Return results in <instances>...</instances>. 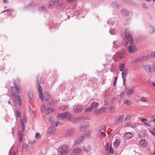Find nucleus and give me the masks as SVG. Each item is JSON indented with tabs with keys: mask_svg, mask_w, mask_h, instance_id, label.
I'll use <instances>...</instances> for the list:
<instances>
[{
	"mask_svg": "<svg viewBox=\"0 0 155 155\" xmlns=\"http://www.w3.org/2000/svg\"><path fill=\"white\" fill-rule=\"evenodd\" d=\"M57 118L59 120L67 118L70 121L72 122H77L78 120H80L82 118L81 117L76 118L73 117H71V114L68 112H66L58 114L57 115Z\"/></svg>",
	"mask_w": 155,
	"mask_h": 155,
	"instance_id": "obj_1",
	"label": "nucleus"
},
{
	"mask_svg": "<svg viewBox=\"0 0 155 155\" xmlns=\"http://www.w3.org/2000/svg\"><path fill=\"white\" fill-rule=\"evenodd\" d=\"M61 5V3L60 2V0H51L47 6L48 9H52L57 8Z\"/></svg>",
	"mask_w": 155,
	"mask_h": 155,
	"instance_id": "obj_2",
	"label": "nucleus"
},
{
	"mask_svg": "<svg viewBox=\"0 0 155 155\" xmlns=\"http://www.w3.org/2000/svg\"><path fill=\"white\" fill-rule=\"evenodd\" d=\"M14 87H11V90L12 93V95L15 98H16L17 94L20 91V87L19 85L17 84L15 82H14Z\"/></svg>",
	"mask_w": 155,
	"mask_h": 155,
	"instance_id": "obj_3",
	"label": "nucleus"
},
{
	"mask_svg": "<svg viewBox=\"0 0 155 155\" xmlns=\"http://www.w3.org/2000/svg\"><path fill=\"white\" fill-rule=\"evenodd\" d=\"M106 127L105 125L101 126L97 131L96 135L97 136L100 137L106 131Z\"/></svg>",
	"mask_w": 155,
	"mask_h": 155,
	"instance_id": "obj_4",
	"label": "nucleus"
},
{
	"mask_svg": "<svg viewBox=\"0 0 155 155\" xmlns=\"http://www.w3.org/2000/svg\"><path fill=\"white\" fill-rule=\"evenodd\" d=\"M68 149V148L67 145H63L61 146L58 149V151L61 154L66 152Z\"/></svg>",
	"mask_w": 155,
	"mask_h": 155,
	"instance_id": "obj_5",
	"label": "nucleus"
},
{
	"mask_svg": "<svg viewBox=\"0 0 155 155\" xmlns=\"http://www.w3.org/2000/svg\"><path fill=\"white\" fill-rule=\"evenodd\" d=\"M83 109V107L80 105H77L74 106L73 108V110L76 113L81 112Z\"/></svg>",
	"mask_w": 155,
	"mask_h": 155,
	"instance_id": "obj_6",
	"label": "nucleus"
},
{
	"mask_svg": "<svg viewBox=\"0 0 155 155\" xmlns=\"http://www.w3.org/2000/svg\"><path fill=\"white\" fill-rule=\"evenodd\" d=\"M148 58L149 57L147 56L141 57L135 59L132 61V62L134 63L136 62L142 61L144 60H147Z\"/></svg>",
	"mask_w": 155,
	"mask_h": 155,
	"instance_id": "obj_7",
	"label": "nucleus"
},
{
	"mask_svg": "<svg viewBox=\"0 0 155 155\" xmlns=\"http://www.w3.org/2000/svg\"><path fill=\"white\" fill-rule=\"evenodd\" d=\"M89 125L88 122L87 120L84 121L81 124L79 130L81 131H82L83 129H84L85 127L88 126Z\"/></svg>",
	"mask_w": 155,
	"mask_h": 155,
	"instance_id": "obj_8",
	"label": "nucleus"
},
{
	"mask_svg": "<svg viewBox=\"0 0 155 155\" xmlns=\"http://www.w3.org/2000/svg\"><path fill=\"white\" fill-rule=\"evenodd\" d=\"M137 51L136 47L134 45H130L129 46L128 48V51L129 53H132Z\"/></svg>",
	"mask_w": 155,
	"mask_h": 155,
	"instance_id": "obj_9",
	"label": "nucleus"
},
{
	"mask_svg": "<svg viewBox=\"0 0 155 155\" xmlns=\"http://www.w3.org/2000/svg\"><path fill=\"white\" fill-rule=\"evenodd\" d=\"M84 137L83 136H80L75 141L74 145H77L82 142L84 140Z\"/></svg>",
	"mask_w": 155,
	"mask_h": 155,
	"instance_id": "obj_10",
	"label": "nucleus"
},
{
	"mask_svg": "<svg viewBox=\"0 0 155 155\" xmlns=\"http://www.w3.org/2000/svg\"><path fill=\"white\" fill-rule=\"evenodd\" d=\"M124 34L125 37L127 39H129L131 38L132 36L130 32V31L128 29H125Z\"/></svg>",
	"mask_w": 155,
	"mask_h": 155,
	"instance_id": "obj_11",
	"label": "nucleus"
},
{
	"mask_svg": "<svg viewBox=\"0 0 155 155\" xmlns=\"http://www.w3.org/2000/svg\"><path fill=\"white\" fill-rule=\"evenodd\" d=\"M139 143L142 147H145L147 145V141L145 139H141L139 141Z\"/></svg>",
	"mask_w": 155,
	"mask_h": 155,
	"instance_id": "obj_12",
	"label": "nucleus"
},
{
	"mask_svg": "<svg viewBox=\"0 0 155 155\" xmlns=\"http://www.w3.org/2000/svg\"><path fill=\"white\" fill-rule=\"evenodd\" d=\"M37 82H38V91L39 92L40 98L41 99V101H43V94H42V88L40 85L39 83L38 80L37 81Z\"/></svg>",
	"mask_w": 155,
	"mask_h": 155,
	"instance_id": "obj_13",
	"label": "nucleus"
},
{
	"mask_svg": "<svg viewBox=\"0 0 155 155\" xmlns=\"http://www.w3.org/2000/svg\"><path fill=\"white\" fill-rule=\"evenodd\" d=\"M122 71L123 72L122 73V78L123 79V81L124 82L125 81V78L128 72V69L127 68H126Z\"/></svg>",
	"mask_w": 155,
	"mask_h": 155,
	"instance_id": "obj_14",
	"label": "nucleus"
},
{
	"mask_svg": "<svg viewBox=\"0 0 155 155\" xmlns=\"http://www.w3.org/2000/svg\"><path fill=\"white\" fill-rule=\"evenodd\" d=\"M133 136V134L131 132H127L125 133L124 135V138L127 140L131 138Z\"/></svg>",
	"mask_w": 155,
	"mask_h": 155,
	"instance_id": "obj_15",
	"label": "nucleus"
},
{
	"mask_svg": "<svg viewBox=\"0 0 155 155\" xmlns=\"http://www.w3.org/2000/svg\"><path fill=\"white\" fill-rule=\"evenodd\" d=\"M74 128L71 127L69 128L67 130L66 132V136H70L72 135L74 133Z\"/></svg>",
	"mask_w": 155,
	"mask_h": 155,
	"instance_id": "obj_16",
	"label": "nucleus"
},
{
	"mask_svg": "<svg viewBox=\"0 0 155 155\" xmlns=\"http://www.w3.org/2000/svg\"><path fill=\"white\" fill-rule=\"evenodd\" d=\"M124 116L123 115H120L116 119L115 123H121L122 122Z\"/></svg>",
	"mask_w": 155,
	"mask_h": 155,
	"instance_id": "obj_17",
	"label": "nucleus"
},
{
	"mask_svg": "<svg viewBox=\"0 0 155 155\" xmlns=\"http://www.w3.org/2000/svg\"><path fill=\"white\" fill-rule=\"evenodd\" d=\"M125 50L123 48L121 49V51L119 52L117 54V55L119 56V57L120 59H122L124 57L125 53Z\"/></svg>",
	"mask_w": 155,
	"mask_h": 155,
	"instance_id": "obj_18",
	"label": "nucleus"
},
{
	"mask_svg": "<svg viewBox=\"0 0 155 155\" xmlns=\"http://www.w3.org/2000/svg\"><path fill=\"white\" fill-rule=\"evenodd\" d=\"M107 23L108 24H111L114 27L117 26V22L112 19H110Z\"/></svg>",
	"mask_w": 155,
	"mask_h": 155,
	"instance_id": "obj_19",
	"label": "nucleus"
},
{
	"mask_svg": "<svg viewBox=\"0 0 155 155\" xmlns=\"http://www.w3.org/2000/svg\"><path fill=\"white\" fill-rule=\"evenodd\" d=\"M91 134V130H87L86 131L85 134L83 136L84 138H89L90 137Z\"/></svg>",
	"mask_w": 155,
	"mask_h": 155,
	"instance_id": "obj_20",
	"label": "nucleus"
},
{
	"mask_svg": "<svg viewBox=\"0 0 155 155\" xmlns=\"http://www.w3.org/2000/svg\"><path fill=\"white\" fill-rule=\"evenodd\" d=\"M149 32L151 34H155V27L152 26L150 25L148 28Z\"/></svg>",
	"mask_w": 155,
	"mask_h": 155,
	"instance_id": "obj_21",
	"label": "nucleus"
},
{
	"mask_svg": "<svg viewBox=\"0 0 155 155\" xmlns=\"http://www.w3.org/2000/svg\"><path fill=\"white\" fill-rule=\"evenodd\" d=\"M56 130V128L54 126H51L48 130V132L50 134L54 133Z\"/></svg>",
	"mask_w": 155,
	"mask_h": 155,
	"instance_id": "obj_22",
	"label": "nucleus"
},
{
	"mask_svg": "<svg viewBox=\"0 0 155 155\" xmlns=\"http://www.w3.org/2000/svg\"><path fill=\"white\" fill-rule=\"evenodd\" d=\"M38 10L40 12H46L48 11V8L45 6L41 5L38 8Z\"/></svg>",
	"mask_w": 155,
	"mask_h": 155,
	"instance_id": "obj_23",
	"label": "nucleus"
},
{
	"mask_svg": "<svg viewBox=\"0 0 155 155\" xmlns=\"http://www.w3.org/2000/svg\"><path fill=\"white\" fill-rule=\"evenodd\" d=\"M81 151L82 150L81 148L79 147H76L73 149V153L74 154L76 155L81 153Z\"/></svg>",
	"mask_w": 155,
	"mask_h": 155,
	"instance_id": "obj_24",
	"label": "nucleus"
},
{
	"mask_svg": "<svg viewBox=\"0 0 155 155\" xmlns=\"http://www.w3.org/2000/svg\"><path fill=\"white\" fill-rule=\"evenodd\" d=\"M140 121H142L143 123H144V125L149 126H150V122L149 121L148 122H147V119L145 118H140Z\"/></svg>",
	"mask_w": 155,
	"mask_h": 155,
	"instance_id": "obj_25",
	"label": "nucleus"
},
{
	"mask_svg": "<svg viewBox=\"0 0 155 155\" xmlns=\"http://www.w3.org/2000/svg\"><path fill=\"white\" fill-rule=\"evenodd\" d=\"M43 97L44 100L45 101H47L50 98V94L49 93L45 92L44 93Z\"/></svg>",
	"mask_w": 155,
	"mask_h": 155,
	"instance_id": "obj_26",
	"label": "nucleus"
},
{
	"mask_svg": "<svg viewBox=\"0 0 155 155\" xmlns=\"http://www.w3.org/2000/svg\"><path fill=\"white\" fill-rule=\"evenodd\" d=\"M154 122L155 125L153 127L152 129L150 130V133L153 136H155V118L153 119L152 121H151L150 122Z\"/></svg>",
	"mask_w": 155,
	"mask_h": 155,
	"instance_id": "obj_27",
	"label": "nucleus"
},
{
	"mask_svg": "<svg viewBox=\"0 0 155 155\" xmlns=\"http://www.w3.org/2000/svg\"><path fill=\"white\" fill-rule=\"evenodd\" d=\"M28 98L33 102H34L33 99V94L32 92L31 91H29L28 93Z\"/></svg>",
	"mask_w": 155,
	"mask_h": 155,
	"instance_id": "obj_28",
	"label": "nucleus"
},
{
	"mask_svg": "<svg viewBox=\"0 0 155 155\" xmlns=\"http://www.w3.org/2000/svg\"><path fill=\"white\" fill-rule=\"evenodd\" d=\"M134 88L132 87L128 89L127 90V94L128 95H130L133 94L134 91Z\"/></svg>",
	"mask_w": 155,
	"mask_h": 155,
	"instance_id": "obj_29",
	"label": "nucleus"
},
{
	"mask_svg": "<svg viewBox=\"0 0 155 155\" xmlns=\"http://www.w3.org/2000/svg\"><path fill=\"white\" fill-rule=\"evenodd\" d=\"M83 149L86 152H88L91 150V147L88 145H86L83 146Z\"/></svg>",
	"mask_w": 155,
	"mask_h": 155,
	"instance_id": "obj_30",
	"label": "nucleus"
},
{
	"mask_svg": "<svg viewBox=\"0 0 155 155\" xmlns=\"http://www.w3.org/2000/svg\"><path fill=\"white\" fill-rule=\"evenodd\" d=\"M143 68L146 71L148 70L151 72V68L150 67V65H144L143 66Z\"/></svg>",
	"mask_w": 155,
	"mask_h": 155,
	"instance_id": "obj_31",
	"label": "nucleus"
},
{
	"mask_svg": "<svg viewBox=\"0 0 155 155\" xmlns=\"http://www.w3.org/2000/svg\"><path fill=\"white\" fill-rule=\"evenodd\" d=\"M120 143V140L118 139L116 140L114 143V147L116 148L118 147Z\"/></svg>",
	"mask_w": 155,
	"mask_h": 155,
	"instance_id": "obj_32",
	"label": "nucleus"
},
{
	"mask_svg": "<svg viewBox=\"0 0 155 155\" xmlns=\"http://www.w3.org/2000/svg\"><path fill=\"white\" fill-rule=\"evenodd\" d=\"M99 104L98 103L96 102L93 103L91 105V108L93 110H95L96 108L98 106Z\"/></svg>",
	"mask_w": 155,
	"mask_h": 155,
	"instance_id": "obj_33",
	"label": "nucleus"
},
{
	"mask_svg": "<svg viewBox=\"0 0 155 155\" xmlns=\"http://www.w3.org/2000/svg\"><path fill=\"white\" fill-rule=\"evenodd\" d=\"M35 6V4L34 2H32L28 5H26L25 7L28 8H33Z\"/></svg>",
	"mask_w": 155,
	"mask_h": 155,
	"instance_id": "obj_34",
	"label": "nucleus"
},
{
	"mask_svg": "<svg viewBox=\"0 0 155 155\" xmlns=\"http://www.w3.org/2000/svg\"><path fill=\"white\" fill-rule=\"evenodd\" d=\"M29 149V147L27 144L25 143L22 145V150H25V151H28Z\"/></svg>",
	"mask_w": 155,
	"mask_h": 155,
	"instance_id": "obj_35",
	"label": "nucleus"
},
{
	"mask_svg": "<svg viewBox=\"0 0 155 155\" xmlns=\"http://www.w3.org/2000/svg\"><path fill=\"white\" fill-rule=\"evenodd\" d=\"M53 111V109L52 108L49 107L47 108L45 111V113L46 114H48L52 113Z\"/></svg>",
	"mask_w": 155,
	"mask_h": 155,
	"instance_id": "obj_36",
	"label": "nucleus"
},
{
	"mask_svg": "<svg viewBox=\"0 0 155 155\" xmlns=\"http://www.w3.org/2000/svg\"><path fill=\"white\" fill-rule=\"evenodd\" d=\"M121 14L123 15L126 16L128 15L129 14V12L127 11L124 9L122 10Z\"/></svg>",
	"mask_w": 155,
	"mask_h": 155,
	"instance_id": "obj_37",
	"label": "nucleus"
},
{
	"mask_svg": "<svg viewBox=\"0 0 155 155\" xmlns=\"http://www.w3.org/2000/svg\"><path fill=\"white\" fill-rule=\"evenodd\" d=\"M109 32L111 35H115L116 34V30L114 29L113 28V26L110 28Z\"/></svg>",
	"mask_w": 155,
	"mask_h": 155,
	"instance_id": "obj_38",
	"label": "nucleus"
},
{
	"mask_svg": "<svg viewBox=\"0 0 155 155\" xmlns=\"http://www.w3.org/2000/svg\"><path fill=\"white\" fill-rule=\"evenodd\" d=\"M119 69L121 71H124L125 68V65L124 64H122L121 65H120L119 67Z\"/></svg>",
	"mask_w": 155,
	"mask_h": 155,
	"instance_id": "obj_39",
	"label": "nucleus"
},
{
	"mask_svg": "<svg viewBox=\"0 0 155 155\" xmlns=\"http://www.w3.org/2000/svg\"><path fill=\"white\" fill-rule=\"evenodd\" d=\"M103 111V108L98 109L95 110L94 112L96 114H99L101 113Z\"/></svg>",
	"mask_w": 155,
	"mask_h": 155,
	"instance_id": "obj_40",
	"label": "nucleus"
},
{
	"mask_svg": "<svg viewBox=\"0 0 155 155\" xmlns=\"http://www.w3.org/2000/svg\"><path fill=\"white\" fill-rule=\"evenodd\" d=\"M113 48H116L118 47L119 46V45L118 44V43L117 41H114L113 43Z\"/></svg>",
	"mask_w": 155,
	"mask_h": 155,
	"instance_id": "obj_41",
	"label": "nucleus"
},
{
	"mask_svg": "<svg viewBox=\"0 0 155 155\" xmlns=\"http://www.w3.org/2000/svg\"><path fill=\"white\" fill-rule=\"evenodd\" d=\"M16 99H18V102L19 104L20 105H21V99L19 95H17L16 98H15Z\"/></svg>",
	"mask_w": 155,
	"mask_h": 155,
	"instance_id": "obj_42",
	"label": "nucleus"
},
{
	"mask_svg": "<svg viewBox=\"0 0 155 155\" xmlns=\"http://www.w3.org/2000/svg\"><path fill=\"white\" fill-rule=\"evenodd\" d=\"M140 101L142 102H147V99L144 97H142L140 99Z\"/></svg>",
	"mask_w": 155,
	"mask_h": 155,
	"instance_id": "obj_43",
	"label": "nucleus"
},
{
	"mask_svg": "<svg viewBox=\"0 0 155 155\" xmlns=\"http://www.w3.org/2000/svg\"><path fill=\"white\" fill-rule=\"evenodd\" d=\"M16 116L18 117H20L21 116L20 111L18 110H17L16 111Z\"/></svg>",
	"mask_w": 155,
	"mask_h": 155,
	"instance_id": "obj_44",
	"label": "nucleus"
},
{
	"mask_svg": "<svg viewBox=\"0 0 155 155\" xmlns=\"http://www.w3.org/2000/svg\"><path fill=\"white\" fill-rule=\"evenodd\" d=\"M111 5L113 7H114L115 8H119V6L116 2L112 3L111 4Z\"/></svg>",
	"mask_w": 155,
	"mask_h": 155,
	"instance_id": "obj_45",
	"label": "nucleus"
},
{
	"mask_svg": "<svg viewBox=\"0 0 155 155\" xmlns=\"http://www.w3.org/2000/svg\"><path fill=\"white\" fill-rule=\"evenodd\" d=\"M23 134L19 133V139L20 140V142L22 141V137L23 136Z\"/></svg>",
	"mask_w": 155,
	"mask_h": 155,
	"instance_id": "obj_46",
	"label": "nucleus"
},
{
	"mask_svg": "<svg viewBox=\"0 0 155 155\" xmlns=\"http://www.w3.org/2000/svg\"><path fill=\"white\" fill-rule=\"evenodd\" d=\"M20 120L21 127H22L23 128V127H24V122L23 120L22 119H20Z\"/></svg>",
	"mask_w": 155,
	"mask_h": 155,
	"instance_id": "obj_47",
	"label": "nucleus"
},
{
	"mask_svg": "<svg viewBox=\"0 0 155 155\" xmlns=\"http://www.w3.org/2000/svg\"><path fill=\"white\" fill-rule=\"evenodd\" d=\"M131 103V101H130L126 100L124 101V103H125L126 105H129Z\"/></svg>",
	"mask_w": 155,
	"mask_h": 155,
	"instance_id": "obj_48",
	"label": "nucleus"
},
{
	"mask_svg": "<svg viewBox=\"0 0 155 155\" xmlns=\"http://www.w3.org/2000/svg\"><path fill=\"white\" fill-rule=\"evenodd\" d=\"M35 137L36 138L38 139L40 138L41 137V136L39 134V133H37L36 134Z\"/></svg>",
	"mask_w": 155,
	"mask_h": 155,
	"instance_id": "obj_49",
	"label": "nucleus"
},
{
	"mask_svg": "<svg viewBox=\"0 0 155 155\" xmlns=\"http://www.w3.org/2000/svg\"><path fill=\"white\" fill-rule=\"evenodd\" d=\"M128 40L130 41V43L131 45L134 44V42L133 39L132 38V37H131V38L129 39Z\"/></svg>",
	"mask_w": 155,
	"mask_h": 155,
	"instance_id": "obj_50",
	"label": "nucleus"
},
{
	"mask_svg": "<svg viewBox=\"0 0 155 155\" xmlns=\"http://www.w3.org/2000/svg\"><path fill=\"white\" fill-rule=\"evenodd\" d=\"M130 117H131L130 116H129V115L127 116L125 118L124 121H128L130 118Z\"/></svg>",
	"mask_w": 155,
	"mask_h": 155,
	"instance_id": "obj_51",
	"label": "nucleus"
},
{
	"mask_svg": "<svg viewBox=\"0 0 155 155\" xmlns=\"http://www.w3.org/2000/svg\"><path fill=\"white\" fill-rule=\"evenodd\" d=\"M92 110H93V109H92V108H91V107H90L88 108L87 109H86L85 111L86 112H91Z\"/></svg>",
	"mask_w": 155,
	"mask_h": 155,
	"instance_id": "obj_52",
	"label": "nucleus"
},
{
	"mask_svg": "<svg viewBox=\"0 0 155 155\" xmlns=\"http://www.w3.org/2000/svg\"><path fill=\"white\" fill-rule=\"evenodd\" d=\"M41 110L42 112H44L45 110V107L44 105H43L41 107Z\"/></svg>",
	"mask_w": 155,
	"mask_h": 155,
	"instance_id": "obj_53",
	"label": "nucleus"
},
{
	"mask_svg": "<svg viewBox=\"0 0 155 155\" xmlns=\"http://www.w3.org/2000/svg\"><path fill=\"white\" fill-rule=\"evenodd\" d=\"M6 11H9L10 12H14V10H13V9H7V10H5L4 12H2V13H3L4 12H5Z\"/></svg>",
	"mask_w": 155,
	"mask_h": 155,
	"instance_id": "obj_54",
	"label": "nucleus"
},
{
	"mask_svg": "<svg viewBox=\"0 0 155 155\" xmlns=\"http://www.w3.org/2000/svg\"><path fill=\"white\" fill-rule=\"evenodd\" d=\"M151 56L155 59V51H153L151 53Z\"/></svg>",
	"mask_w": 155,
	"mask_h": 155,
	"instance_id": "obj_55",
	"label": "nucleus"
},
{
	"mask_svg": "<svg viewBox=\"0 0 155 155\" xmlns=\"http://www.w3.org/2000/svg\"><path fill=\"white\" fill-rule=\"evenodd\" d=\"M48 119L49 121V123H50V124H52L53 122V121L52 120H51L52 119L51 117H48Z\"/></svg>",
	"mask_w": 155,
	"mask_h": 155,
	"instance_id": "obj_56",
	"label": "nucleus"
},
{
	"mask_svg": "<svg viewBox=\"0 0 155 155\" xmlns=\"http://www.w3.org/2000/svg\"><path fill=\"white\" fill-rule=\"evenodd\" d=\"M109 110L111 111H113L114 110V107L113 106H110L109 107Z\"/></svg>",
	"mask_w": 155,
	"mask_h": 155,
	"instance_id": "obj_57",
	"label": "nucleus"
},
{
	"mask_svg": "<svg viewBox=\"0 0 155 155\" xmlns=\"http://www.w3.org/2000/svg\"><path fill=\"white\" fill-rule=\"evenodd\" d=\"M20 82V79L19 78H17L15 81L14 82H15L16 84V83L19 82Z\"/></svg>",
	"mask_w": 155,
	"mask_h": 155,
	"instance_id": "obj_58",
	"label": "nucleus"
},
{
	"mask_svg": "<svg viewBox=\"0 0 155 155\" xmlns=\"http://www.w3.org/2000/svg\"><path fill=\"white\" fill-rule=\"evenodd\" d=\"M21 130L19 133H21V134H23V132L24 130V127H23L22 128V127H21Z\"/></svg>",
	"mask_w": 155,
	"mask_h": 155,
	"instance_id": "obj_59",
	"label": "nucleus"
},
{
	"mask_svg": "<svg viewBox=\"0 0 155 155\" xmlns=\"http://www.w3.org/2000/svg\"><path fill=\"white\" fill-rule=\"evenodd\" d=\"M110 151L112 153H113L114 151H113V149L111 148V147H110Z\"/></svg>",
	"mask_w": 155,
	"mask_h": 155,
	"instance_id": "obj_60",
	"label": "nucleus"
},
{
	"mask_svg": "<svg viewBox=\"0 0 155 155\" xmlns=\"http://www.w3.org/2000/svg\"><path fill=\"white\" fill-rule=\"evenodd\" d=\"M3 2L5 4L8 3V0H3Z\"/></svg>",
	"mask_w": 155,
	"mask_h": 155,
	"instance_id": "obj_61",
	"label": "nucleus"
},
{
	"mask_svg": "<svg viewBox=\"0 0 155 155\" xmlns=\"http://www.w3.org/2000/svg\"><path fill=\"white\" fill-rule=\"evenodd\" d=\"M150 67L151 68V69L154 70L155 68V64H153V66Z\"/></svg>",
	"mask_w": 155,
	"mask_h": 155,
	"instance_id": "obj_62",
	"label": "nucleus"
},
{
	"mask_svg": "<svg viewBox=\"0 0 155 155\" xmlns=\"http://www.w3.org/2000/svg\"><path fill=\"white\" fill-rule=\"evenodd\" d=\"M59 122L58 121H57L56 123H55V124L56 126H57L58 125V124H59Z\"/></svg>",
	"mask_w": 155,
	"mask_h": 155,
	"instance_id": "obj_63",
	"label": "nucleus"
},
{
	"mask_svg": "<svg viewBox=\"0 0 155 155\" xmlns=\"http://www.w3.org/2000/svg\"><path fill=\"white\" fill-rule=\"evenodd\" d=\"M117 81L114 80L113 82V86H115L116 85Z\"/></svg>",
	"mask_w": 155,
	"mask_h": 155,
	"instance_id": "obj_64",
	"label": "nucleus"
}]
</instances>
